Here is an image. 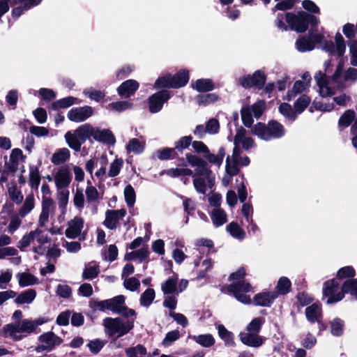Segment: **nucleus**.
Here are the masks:
<instances>
[{
  "mask_svg": "<svg viewBox=\"0 0 357 357\" xmlns=\"http://www.w3.org/2000/svg\"><path fill=\"white\" fill-rule=\"evenodd\" d=\"M22 317V311L15 310L12 315V319L19 321L3 326L0 331V335L4 337H10L13 341H20L28 335L37 333L38 326L47 321V319L44 317L32 320L30 319H21Z\"/></svg>",
  "mask_w": 357,
  "mask_h": 357,
  "instance_id": "1",
  "label": "nucleus"
},
{
  "mask_svg": "<svg viewBox=\"0 0 357 357\" xmlns=\"http://www.w3.org/2000/svg\"><path fill=\"white\" fill-rule=\"evenodd\" d=\"M134 324L135 319L123 321L119 317H107L102 321L106 335L109 337L116 336V337H120L129 333L134 328Z\"/></svg>",
  "mask_w": 357,
  "mask_h": 357,
  "instance_id": "2",
  "label": "nucleus"
},
{
  "mask_svg": "<svg viewBox=\"0 0 357 357\" xmlns=\"http://www.w3.org/2000/svg\"><path fill=\"white\" fill-rule=\"evenodd\" d=\"M286 20L291 29L298 32L305 31L310 23L314 29L319 22L318 18L303 11L298 13V15L287 13Z\"/></svg>",
  "mask_w": 357,
  "mask_h": 357,
  "instance_id": "3",
  "label": "nucleus"
},
{
  "mask_svg": "<svg viewBox=\"0 0 357 357\" xmlns=\"http://www.w3.org/2000/svg\"><path fill=\"white\" fill-rule=\"evenodd\" d=\"M252 133L264 140H270L272 138H280L284 134L282 124L275 121H271L267 125L261 123L256 124Z\"/></svg>",
  "mask_w": 357,
  "mask_h": 357,
  "instance_id": "4",
  "label": "nucleus"
},
{
  "mask_svg": "<svg viewBox=\"0 0 357 357\" xmlns=\"http://www.w3.org/2000/svg\"><path fill=\"white\" fill-rule=\"evenodd\" d=\"M99 162L100 167L95 172V176L100 180L106 176L116 177L117 176L123 166V160L122 158H116L109 165L108 172L106 171V166L108 160L106 155H102L100 158Z\"/></svg>",
  "mask_w": 357,
  "mask_h": 357,
  "instance_id": "5",
  "label": "nucleus"
},
{
  "mask_svg": "<svg viewBox=\"0 0 357 357\" xmlns=\"http://www.w3.org/2000/svg\"><path fill=\"white\" fill-rule=\"evenodd\" d=\"M188 73L182 70L174 76L168 75L159 77L155 82V88H180L185 86L188 82Z\"/></svg>",
  "mask_w": 357,
  "mask_h": 357,
  "instance_id": "6",
  "label": "nucleus"
},
{
  "mask_svg": "<svg viewBox=\"0 0 357 357\" xmlns=\"http://www.w3.org/2000/svg\"><path fill=\"white\" fill-rule=\"evenodd\" d=\"M228 290L231 292L234 297L241 303L244 304H250L251 303L250 297L244 294L251 290L250 284L244 281H238L231 284L228 287Z\"/></svg>",
  "mask_w": 357,
  "mask_h": 357,
  "instance_id": "7",
  "label": "nucleus"
},
{
  "mask_svg": "<svg viewBox=\"0 0 357 357\" xmlns=\"http://www.w3.org/2000/svg\"><path fill=\"white\" fill-rule=\"evenodd\" d=\"M56 190L68 189L72 181V175L68 166L64 165L59 168L54 176Z\"/></svg>",
  "mask_w": 357,
  "mask_h": 357,
  "instance_id": "8",
  "label": "nucleus"
},
{
  "mask_svg": "<svg viewBox=\"0 0 357 357\" xmlns=\"http://www.w3.org/2000/svg\"><path fill=\"white\" fill-rule=\"evenodd\" d=\"M323 48L331 55L340 57L344 54L346 46L342 35L337 33L335 36V44L332 41H325Z\"/></svg>",
  "mask_w": 357,
  "mask_h": 357,
  "instance_id": "9",
  "label": "nucleus"
},
{
  "mask_svg": "<svg viewBox=\"0 0 357 357\" xmlns=\"http://www.w3.org/2000/svg\"><path fill=\"white\" fill-rule=\"evenodd\" d=\"M41 213L38 218V226L43 227L49 221L50 216L54 213L55 205L52 199L43 197L41 202Z\"/></svg>",
  "mask_w": 357,
  "mask_h": 357,
  "instance_id": "10",
  "label": "nucleus"
},
{
  "mask_svg": "<svg viewBox=\"0 0 357 357\" xmlns=\"http://www.w3.org/2000/svg\"><path fill=\"white\" fill-rule=\"evenodd\" d=\"M337 288L338 284L334 280L327 281L324 283L323 294L324 296L328 297L326 301L328 304L335 303L344 298V293L342 291L335 294Z\"/></svg>",
  "mask_w": 357,
  "mask_h": 357,
  "instance_id": "11",
  "label": "nucleus"
},
{
  "mask_svg": "<svg viewBox=\"0 0 357 357\" xmlns=\"http://www.w3.org/2000/svg\"><path fill=\"white\" fill-rule=\"evenodd\" d=\"M265 81L264 73L261 70H257L252 76H244L239 79L241 85L244 88L255 86L261 89L264 86Z\"/></svg>",
  "mask_w": 357,
  "mask_h": 357,
  "instance_id": "12",
  "label": "nucleus"
},
{
  "mask_svg": "<svg viewBox=\"0 0 357 357\" xmlns=\"http://www.w3.org/2000/svg\"><path fill=\"white\" fill-rule=\"evenodd\" d=\"M238 337L243 344L254 348L260 347L266 341V338L264 337H262L256 333H251L246 331L240 332Z\"/></svg>",
  "mask_w": 357,
  "mask_h": 357,
  "instance_id": "13",
  "label": "nucleus"
},
{
  "mask_svg": "<svg viewBox=\"0 0 357 357\" xmlns=\"http://www.w3.org/2000/svg\"><path fill=\"white\" fill-rule=\"evenodd\" d=\"M170 98L167 91L163 90L152 95L149 99V110L151 113L158 112L163 104Z\"/></svg>",
  "mask_w": 357,
  "mask_h": 357,
  "instance_id": "14",
  "label": "nucleus"
},
{
  "mask_svg": "<svg viewBox=\"0 0 357 357\" xmlns=\"http://www.w3.org/2000/svg\"><path fill=\"white\" fill-rule=\"evenodd\" d=\"M126 214L125 209L107 210L105 213V219L103 225L109 229H114L120 220Z\"/></svg>",
  "mask_w": 357,
  "mask_h": 357,
  "instance_id": "15",
  "label": "nucleus"
},
{
  "mask_svg": "<svg viewBox=\"0 0 357 357\" xmlns=\"http://www.w3.org/2000/svg\"><path fill=\"white\" fill-rule=\"evenodd\" d=\"M84 219L79 216H75L68 222V227L65 231V234L68 238H76L80 236L84 227Z\"/></svg>",
  "mask_w": 357,
  "mask_h": 357,
  "instance_id": "16",
  "label": "nucleus"
},
{
  "mask_svg": "<svg viewBox=\"0 0 357 357\" xmlns=\"http://www.w3.org/2000/svg\"><path fill=\"white\" fill-rule=\"evenodd\" d=\"M240 147H234L231 155H228L226 159V174L230 176L236 175L239 172L238 158L241 155Z\"/></svg>",
  "mask_w": 357,
  "mask_h": 357,
  "instance_id": "17",
  "label": "nucleus"
},
{
  "mask_svg": "<svg viewBox=\"0 0 357 357\" xmlns=\"http://www.w3.org/2000/svg\"><path fill=\"white\" fill-rule=\"evenodd\" d=\"M93 114V109L89 106L77 107L70 109L68 113V118L74 122H82L90 117Z\"/></svg>",
  "mask_w": 357,
  "mask_h": 357,
  "instance_id": "18",
  "label": "nucleus"
},
{
  "mask_svg": "<svg viewBox=\"0 0 357 357\" xmlns=\"http://www.w3.org/2000/svg\"><path fill=\"white\" fill-rule=\"evenodd\" d=\"M39 341L41 342L40 347L43 350L51 351L56 346L59 345L62 340L52 332H47L39 336Z\"/></svg>",
  "mask_w": 357,
  "mask_h": 357,
  "instance_id": "19",
  "label": "nucleus"
},
{
  "mask_svg": "<svg viewBox=\"0 0 357 357\" xmlns=\"http://www.w3.org/2000/svg\"><path fill=\"white\" fill-rule=\"evenodd\" d=\"M33 234L34 241L38 243V245L33 246V251L36 254L43 255L45 252L43 245L50 241V238L47 234L39 227L33 230Z\"/></svg>",
  "mask_w": 357,
  "mask_h": 357,
  "instance_id": "20",
  "label": "nucleus"
},
{
  "mask_svg": "<svg viewBox=\"0 0 357 357\" xmlns=\"http://www.w3.org/2000/svg\"><path fill=\"white\" fill-rule=\"evenodd\" d=\"M314 79L319 87V92L322 97H328L334 94V89L328 86V79L321 71L316 73Z\"/></svg>",
  "mask_w": 357,
  "mask_h": 357,
  "instance_id": "21",
  "label": "nucleus"
},
{
  "mask_svg": "<svg viewBox=\"0 0 357 357\" xmlns=\"http://www.w3.org/2000/svg\"><path fill=\"white\" fill-rule=\"evenodd\" d=\"M234 144L235 145L234 147H239V144H241L245 150H248L255 146L254 140L252 137L246 135V130L243 128L237 130Z\"/></svg>",
  "mask_w": 357,
  "mask_h": 357,
  "instance_id": "22",
  "label": "nucleus"
},
{
  "mask_svg": "<svg viewBox=\"0 0 357 357\" xmlns=\"http://www.w3.org/2000/svg\"><path fill=\"white\" fill-rule=\"evenodd\" d=\"M192 177H204L207 181V185L209 188H213L215 183V177L212 172L208 169L207 163L204 161L195 168V173Z\"/></svg>",
  "mask_w": 357,
  "mask_h": 357,
  "instance_id": "23",
  "label": "nucleus"
},
{
  "mask_svg": "<svg viewBox=\"0 0 357 357\" xmlns=\"http://www.w3.org/2000/svg\"><path fill=\"white\" fill-rule=\"evenodd\" d=\"M8 258L10 263L14 265H19L22 261L21 257L18 255V251L14 247L6 246L0 248V259Z\"/></svg>",
  "mask_w": 357,
  "mask_h": 357,
  "instance_id": "24",
  "label": "nucleus"
},
{
  "mask_svg": "<svg viewBox=\"0 0 357 357\" xmlns=\"http://www.w3.org/2000/svg\"><path fill=\"white\" fill-rule=\"evenodd\" d=\"M92 137L96 141L109 144H114L116 141L112 132L108 129H100L93 127Z\"/></svg>",
  "mask_w": 357,
  "mask_h": 357,
  "instance_id": "25",
  "label": "nucleus"
},
{
  "mask_svg": "<svg viewBox=\"0 0 357 357\" xmlns=\"http://www.w3.org/2000/svg\"><path fill=\"white\" fill-rule=\"evenodd\" d=\"M139 83L134 79L123 82L117 89L118 93L123 98H129L138 89Z\"/></svg>",
  "mask_w": 357,
  "mask_h": 357,
  "instance_id": "26",
  "label": "nucleus"
},
{
  "mask_svg": "<svg viewBox=\"0 0 357 357\" xmlns=\"http://www.w3.org/2000/svg\"><path fill=\"white\" fill-rule=\"evenodd\" d=\"M15 278L20 287L33 286L39 284L38 278L28 271L19 272L15 275Z\"/></svg>",
  "mask_w": 357,
  "mask_h": 357,
  "instance_id": "27",
  "label": "nucleus"
},
{
  "mask_svg": "<svg viewBox=\"0 0 357 357\" xmlns=\"http://www.w3.org/2000/svg\"><path fill=\"white\" fill-rule=\"evenodd\" d=\"M278 294L275 292H263L257 294L254 297V303L256 305L268 307L277 298Z\"/></svg>",
  "mask_w": 357,
  "mask_h": 357,
  "instance_id": "28",
  "label": "nucleus"
},
{
  "mask_svg": "<svg viewBox=\"0 0 357 357\" xmlns=\"http://www.w3.org/2000/svg\"><path fill=\"white\" fill-rule=\"evenodd\" d=\"M37 293L33 289H28L15 297V303L17 305L31 304L35 300Z\"/></svg>",
  "mask_w": 357,
  "mask_h": 357,
  "instance_id": "29",
  "label": "nucleus"
},
{
  "mask_svg": "<svg viewBox=\"0 0 357 357\" xmlns=\"http://www.w3.org/2000/svg\"><path fill=\"white\" fill-rule=\"evenodd\" d=\"M70 156V152L67 148L57 149L51 157V162L56 165H61L68 161Z\"/></svg>",
  "mask_w": 357,
  "mask_h": 357,
  "instance_id": "30",
  "label": "nucleus"
},
{
  "mask_svg": "<svg viewBox=\"0 0 357 357\" xmlns=\"http://www.w3.org/2000/svg\"><path fill=\"white\" fill-rule=\"evenodd\" d=\"M7 188L10 199L16 204H22L24 196L17 184L15 182L8 183Z\"/></svg>",
  "mask_w": 357,
  "mask_h": 357,
  "instance_id": "31",
  "label": "nucleus"
},
{
  "mask_svg": "<svg viewBox=\"0 0 357 357\" xmlns=\"http://www.w3.org/2000/svg\"><path fill=\"white\" fill-rule=\"evenodd\" d=\"M99 273V265L95 261H91L85 266L82 273V278L84 280H91L96 278Z\"/></svg>",
  "mask_w": 357,
  "mask_h": 357,
  "instance_id": "32",
  "label": "nucleus"
},
{
  "mask_svg": "<svg viewBox=\"0 0 357 357\" xmlns=\"http://www.w3.org/2000/svg\"><path fill=\"white\" fill-rule=\"evenodd\" d=\"M35 207V198L34 195L33 193L29 194L22 206V207L19 210V215L21 218H24Z\"/></svg>",
  "mask_w": 357,
  "mask_h": 357,
  "instance_id": "33",
  "label": "nucleus"
},
{
  "mask_svg": "<svg viewBox=\"0 0 357 357\" xmlns=\"http://www.w3.org/2000/svg\"><path fill=\"white\" fill-rule=\"evenodd\" d=\"M178 276L174 275L169 278L161 284V289L165 295L177 293Z\"/></svg>",
  "mask_w": 357,
  "mask_h": 357,
  "instance_id": "34",
  "label": "nucleus"
},
{
  "mask_svg": "<svg viewBox=\"0 0 357 357\" xmlns=\"http://www.w3.org/2000/svg\"><path fill=\"white\" fill-rule=\"evenodd\" d=\"M23 153L21 149H13L10 155L9 162L7 164L8 169L11 172H15L19 165V162L20 160L22 158Z\"/></svg>",
  "mask_w": 357,
  "mask_h": 357,
  "instance_id": "35",
  "label": "nucleus"
},
{
  "mask_svg": "<svg viewBox=\"0 0 357 357\" xmlns=\"http://www.w3.org/2000/svg\"><path fill=\"white\" fill-rule=\"evenodd\" d=\"M149 255V251L147 247L128 252L126 255L125 258L127 260H132L138 262H142L145 260Z\"/></svg>",
  "mask_w": 357,
  "mask_h": 357,
  "instance_id": "36",
  "label": "nucleus"
},
{
  "mask_svg": "<svg viewBox=\"0 0 357 357\" xmlns=\"http://www.w3.org/2000/svg\"><path fill=\"white\" fill-rule=\"evenodd\" d=\"M189 337L204 347H211L213 346L215 342V338L210 333L192 335L189 336Z\"/></svg>",
  "mask_w": 357,
  "mask_h": 357,
  "instance_id": "37",
  "label": "nucleus"
},
{
  "mask_svg": "<svg viewBox=\"0 0 357 357\" xmlns=\"http://www.w3.org/2000/svg\"><path fill=\"white\" fill-rule=\"evenodd\" d=\"M92 131L93 126L89 123H85L77 128L74 132L79 138L80 142L83 144L87 139L92 137Z\"/></svg>",
  "mask_w": 357,
  "mask_h": 357,
  "instance_id": "38",
  "label": "nucleus"
},
{
  "mask_svg": "<svg viewBox=\"0 0 357 357\" xmlns=\"http://www.w3.org/2000/svg\"><path fill=\"white\" fill-rule=\"evenodd\" d=\"M227 231L234 238L242 241L245 238V231L235 222H230L226 227Z\"/></svg>",
  "mask_w": 357,
  "mask_h": 357,
  "instance_id": "39",
  "label": "nucleus"
},
{
  "mask_svg": "<svg viewBox=\"0 0 357 357\" xmlns=\"http://www.w3.org/2000/svg\"><path fill=\"white\" fill-rule=\"evenodd\" d=\"M40 183V175L38 167L31 165L29 167V185L34 190H38Z\"/></svg>",
  "mask_w": 357,
  "mask_h": 357,
  "instance_id": "40",
  "label": "nucleus"
},
{
  "mask_svg": "<svg viewBox=\"0 0 357 357\" xmlns=\"http://www.w3.org/2000/svg\"><path fill=\"white\" fill-rule=\"evenodd\" d=\"M305 315L311 323L319 321L321 315V307L317 304H312L305 309Z\"/></svg>",
  "mask_w": 357,
  "mask_h": 357,
  "instance_id": "41",
  "label": "nucleus"
},
{
  "mask_svg": "<svg viewBox=\"0 0 357 357\" xmlns=\"http://www.w3.org/2000/svg\"><path fill=\"white\" fill-rule=\"evenodd\" d=\"M192 87L199 92H208L212 91L215 85L210 79H199L192 84Z\"/></svg>",
  "mask_w": 357,
  "mask_h": 357,
  "instance_id": "42",
  "label": "nucleus"
},
{
  "mask_svg": "<svg viewBox=\"0 0 357 357\" xmlns=\"http://www.w3.org/2000/svg\"><path fill=\"white\" fill-rule=\"evenodd\" d=\"M225 156V149L223 147H220L216 155L209 153H206L204 155L205 158L211 164L220 167Z\"/></svg>",
  "mask_w": 357,
  "mask_h": 357,
  "instance_id": "43",
  "label": "nucleus"
},
{
  "mask_svg": "<svg viewBox=\"0 0 357 357\" xmlns=\"http://www.w3.org/2000/svg\"><path fill=\"white\" fill-rule=\"evenodd\" d=\"M109 310L112 312L119 314L125 304V297L122 295L115 296L108 299Z\"/></svg>",
  "mask_w": 357,
  "mask_h": 357,
  "instance_id": "44",
  "label": "nucleus"
},
{
  "mask_svg": "<svg viewBox=\"0 0 357 357\" xmlns=\"http://www.w3.org/2000/svg\"><path fill=\"white\" fill-rule=\"evenodd\" d=\"M211 220L215 227H220L227 222V214L222 209L216 208L211 213Z\"/></svg>",
  "mask_w": 357,
  "mask_h": 357,
  "instance_id": "45",
  "label": "nucleus"
},
{
  "mask_svg": "<svg viewBox=\"0 0 357 357\" xmlns=\"http://www.w3.org/2000/svg\"><path fill=\"white\" fill-rule=\"evenodd\" d=\"M356 114L354 110H347L340 118L338 127L340 130L347 128L354 121Z\"/></svg>",
  "mask_w": 357,
  "mask_h": 357,
  "instance_id": "46",
  "label": "nucleus"
},
{
  "mask_svg": "<svg viewBox=\"0 0 357 357\" xmlns=\"http://www.w3.org/2000/svg\"><path fill=\"white\" fill-rule=\"evenodd\" d=\"M308 87L309 86L307 85V83L305 82H303L301 80H298L295 82L291 90H290L287 93V100H291L292 98H295L298 94L305 91Z\"/></svg>",
  "mask_w": 357,
  "mask_h": 357,
  "instance_id": "47",
  "label": "nucleus"
},
{
  "mask_svg": "<svg viewBox=\"0 0 357 357\" xmlns=\"http://www.w3.org/2000/svg\"><path fill=\"white\" fill-rule=\"evenodd\" d=\"M64 137L67 144L70 148L75 151H79L81 150L82 143L80 142L79 138L77 135H75V132L68 131L65 134Z\"/></svg>",
  "mask_w": 357,
  "mask_h": 357,
  "instance_id": "48",
  "label": "nucleus"
},
{
  "mask_svg": "<svg viewBox=\"0 0 357 357\" xmlns=\"http://www.w3.org/2000/svg\"><path fill=\"white\" fill-rule=\"evenodd\" d=\"M125 352L127 357H145L147 355L146 349L139 344L128 347Z\"/></svg>",
  "mask_w": 357,
  "mask_h": 357,
  "instance_id": "49",
  "label": "nucleus"
},
{
  "mask_svg": "<svg viewBox=\"0 0 357 357\" xmlns=\"http://www.w3.org/2000/svg\"><path fill=\"white\" fill-rule=\"evenodd\" d=\"M357 81V69L349 67L347 68L344 73L342 75V79L341 78V82L344 83L346 85V87L348 86V83L349 84H354Z\"/></svg>",
  "mask_w": 357,
  "mask_h": 357,
  "instance_id": "50",
  "label": "nucleus"
},
{
  "mask_svg": "<svg viewBox=\"0 0 357 357\" xmlns=\"http://www.w3.org/2000/svg\"><path fill=\"white\" fill-rule=\"evenodd\" d=\"M85 194L88 203L98 202L100 199L98 191L93 185H91L90 181L88 182V185L85 190Z\"/></svg>",
  "mask_w": 357,
  "mask_h": 357,
  "instance_id": "51",
  "label": "nucleus"
},
{
  "mask_svg": "<svg viewBox=\"0 0 357 357\" xmlns=\"http://www.w3.org/2000/svg\"><path fill=\"white\" fill-rule=\"evenodd\" d=\"M69 190L68 189L57 190L56 198L59 203V206L61 209L62 213H64L68 203Z\"/></svg>",
  "mask_w": 357,
  "mask_h": 357,
  "instance_id": "52",
  "label": "nucleus"
},
{
  "mask_svg": "<svg viewBox=\"0 0 357 357\" xmlns=\"http://www.w3.org/2000/svg\"><path fill=\"white\" fill-rule=\"evenodd\" d=\"M155 297V293L153 289H147L140 296L139 303L142 306L149 307L153 303Z\"/></svg>",
  "mask_w": 357,
  "mask_h": 357,
  "instance_id": "53",
  "label": "nucleus"
},
{
  "mask_svg": "<svg viewBox=\"0 0 357 357\" xmlns=\"http://www.w3.org/2000/svg\"><path fill=\"white\" fill-rule=\"evenodd\" d=\"M342 292L349 293L357 298V279L346 280L342 285Z\"/></svg>",
  "mask_w": 357,
  "mask_h": 357,
  "instance_id": "54",
  "label": "nucleus"
},
{
  "mask_svg": "<svg viewBox=\"0 0 357 357\" xmlns=\"http://www.w3.org/2000/svg\"><path fill=\"white\" fill-rule=\"evenodd\" d=\"M344 68V62L341 60L339 61L335 72L332 76V80L337 84V86L340 89L346 88V85L341 82V76Z\"/></svg>",
  "mask_w": 357,
  "mask_h": 357,
  "instance_id": "55",
  "label": "nucleus"
},
{
  "mask_svg": "<svg viewBox=\"0 0 357 357\" xmlns=\"http://www.w3.org/2000/svg\"><path fill=\"white\" fill-rule=\"evenodd\" d=\"M166 174L171 177H179L184 176H192L193 172L188 168H172L166 171Z\"/></svg>",
  "mask_w": 357,
  "mask_h": 357,
  "instance_id": "56",
  "label": "nucleus"
},
{
  "mask_svg": "<svg viewBox=\"0 0 357 357\" xmlns=\"http://www.w3.org/2000/svg\"><path fill=\"white\" fill-rule=\"evenodd\" d=\"M264 323V319L262 317H256L253 319L246 326L245 331L251 333H259L261 326Z\"/></svg>",
  "mask_w": 357,
  "mask_h": 357,
  "instance_id": "57",
  "label": "nucleus"
},
{
  "mask_svg": "<svg viewBox=\"0 0 357 357\" xmlns=\"http://www.w3.org/2000/svg\"><path fill=\"white\" fill-rule=\"evenodd\" d=\"M20 216L16 214L12 215L10 218L8 225L7 227V232L10 234H14L22 225V220Z\"/></svg>",
  "mask_w": 357,
  "mask_h": 357,
  "instance_id": "58",
  "label": "nucleus"
},
{
  "mask_svg": "<svg viewBox=\"0 0 357 357\" xmlns=\"http://www.w3.org/2000/svg\"><path fill=\"white\" fill-rule=\"evenodd\" d=\"M279 112L287 119L294 121L296 118V113L294 112L291 106L286 102L282 103L279 107Z\"/></svg>",
  "mask_w": 357,
  "mask_h": 357,
  "instance_id": "59",
  "label": "nucleus"
},
{
  "mask_svg": "<svg viewBox=\"0 0 357 357\" xmlns=\"http://www.w3.org/2000/svg\"><path fill=\"white\" fill-rule=\"evenodd\" d=\"M218 96L215 93H206L199 95L196 97V101L199 105H206L215 102Z\"/></svg>",
  "mask_w": 357,
  "mask_h": 357,
  "instance_id": "60",
  "label": "nucleus"
},
{
  "mask_svg": "<svg viewBox=\"0 0 357 357\" xmlns=\"http://www.w3.org/2000/svg\"><path fill=\"white\" fill-rule=\"evenodd\" d=\"M310 98L307 96H301L294 104L295 112L297 114L302 113L304 109L309 105Z\"/></svg>",
  "mask_w": 357,
  "mask_h": 357,
  "instance_id": "61",
  "label": "nucleus"
},
{
  "mask_svg": "<svg viewBox=\"0 0 357 357\" xmlns=\"http://www.w3.org/2000/svg\"><path fill=\"white\" fill-rule=\"evenodd\" d=\"M155 154L156 157L161 160L174 158L176 156L174 148H165L160 149L158 150Z\"/></svg>",
  "mask_w": 357,
  "mask_h": 357,
  "instance_id": "62",
  "label": "nucleus"
},
{
  "mask_svg": "<svg viewBox=\"0 0 357 357\" xmlns=\"http://www.w3.org/2000/svg\"><path fill=\"white\" fill-rule=\"evenodd\" d=\"M291 286V281L286 277H282L278 280L277 289L279 294H287L289 292Z\"/></svg>",
  "mask_w": 357,
  "mask_h": 357,
  "instance_id": "63",
  "label": "nucleus"
},
{
  "mask_svg": "<svg viewBox=\"0 0 357 357\" xmlns=\"http://www.w3.org/2000/svg\"><path fill=\"white\" fill-rule=\"evenodd\" d=\"M126 149L129 152L135 153H140L144 151V145L141 143L139 139L133 138L128 142Z\"/></svg>",
  "mask_w": 357,
  "mask_h": 357,
  "instance_id": "64",
  "label": "nucleus"
}]
</instances>
